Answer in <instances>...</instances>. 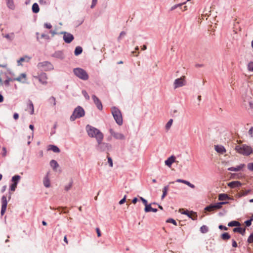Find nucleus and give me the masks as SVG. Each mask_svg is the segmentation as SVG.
Segmentation results:
<instances>
[{
  "mask_svg": "<svg viewBox=\"0 0 253 253\" xmlns=\"http://www.w3.org/2000/svg\"><path fill=\"white\" fill-rule=\"evenodd\" d=\"M85 130L88 136L91 138H95L96 141H100L101 139L104 138L103 134L99 129L90 125H87L85 126Z\"/></svg>",
  "mask_w": 253,
  "mask_h": 253,
  "instance_id": "nucleus-1",
  "label": "nucleus"
},
{
  "mask_svg": "<svg viewBox=\"0 0 253 253\" xmlns=\"http://www.w3.org/2000/svg\"><path fill=\"white\" fill-rule=\"evenodd\" d=\"M235 149L238 153L244 156H249L253 152L252 148L246 144L237 145Z\"/></svg>",
  "mask_w": 253,
  "mask_h": 253,
  "instance_id": "nucleus-2",
  "label": "nucleus"
},
{
  "mask_svg": "<svg viewBox=\"0 0 253 253\" xmlns=\"http://www.w3.org/2000/svg\"><path fill=\"white\" fill-rule=\"evenodd\" d=\"M111 113L116 123L118 125L121 126L123 122L122 113L120 110L116 107H113L111 108Z\"/></svg>",
  "mask_w": 253,
  "mask_h": 253,
  "instance_id": "nucleus-3",
  "label": "nucleus"
},
{
  "mask_svg": "<svg viewBox=\"0 0 253 253\" xmlns=\"http://www.w3.org/2000/svg\"><path fill=\"white\" fill-rule=\"evenodd\" d=\"M85 115V111L83 108L80 106L77 107L70 116V121H74L76 119L82 118Z\"/></svg>",
  "mask_w": 253,
  "mask_h": 253,
  "instance_id": "nucleus-4",
  "label": "nucleus"
},
{
  "mask_svg": "<svg viewBox=\"0 0 253 253\" xmlns=\"http://www.w3.org/2000/svg\"><path fill=\"white\" fill-rule=\"evenodd\" d=\"M103 139H101L100 141H97V145L96 149L100 152H103L109 150L111 148V145L109 143L102 142Z\"/></svg>",
  "mask_w": 253,
  "mask_h": 253,
  "instance_id": "nucleus-5",
  "label": "nucleus"
},
{
  "mask_svg": "<svg viewBox=\"0 0 253 253\" xmlns=\"http://www.w3.org/2000/svg\"><path fill=\"white\" fill-rule=\"evenodd\" d=\"M76 76L81 79H87L88 78L87 73L81 68H76L74 70Z\"/></svg>",
  "mask_w": 253,
  "mask_h": 253,
  "instance_id": "nucleus-6",
  "label": "nucleus"
},
{
  "mask_svg": "<svg viewBox=\"0 0 253 253\" xmlns=\"http://www.w3.org/2000/svg\"><path fill=\"white\" fill-rule=\"evenodd\" d=\"M21 178L19 175H15L12 177L11 181L12 184L10 185L9 190L11 191H14L17 187V184Z\"/></svg>",
  "mask_w": 253,
  "mask_h": 253,
  "instance_id": "nucleus-7",
  "label": "nucleus"
},
{
  "mask_svg": "<svg viewBox=\"0 0 253 253\" xmlns=\"http://www.w3.org/2000/svg\"><path fill=\"white\" fill-rule=\"evenodd\" d=\"M1 201V209L0 214H1V215H3L6 211V208H7V203H8L6 197L5 195H3L2 196Z\"/></svg>",
  "mask_w": 253,
  "mask_h": 253,
  "instance_id": "nucleus-8",
  "label": "nucleus"
},
{
  "mask_svg": "<svg viewBox=\"0 0 253 253\" xmlns=\"http://www.w3.org/2000/svg\"><path fill=\"white\" fill-rule=\"evenodd\" d=\"M109 132L116 139L124 140L125 139V136L123 134L115 132L112 128L109 129Z\"/></svg>",
  "mask_w": 253,
  "mask_h": 253,
  "instance_id": "nucleus-9",
  "label": "nucleus"
},
{
  "mask_svg": "<svg viewBox=\"0 0 253 253\" xmlns=\"http://www.w3.org/2000/svg\"><path fill=\"white\" fill-rule=\"evenodd\" d=\"M62 34L64 35L63 40L66 43H69L73 41L74 37L72 34L65 32Z\"/></svg>",
  "mask_w": 253,
  "mask_h": 253,
  "instance_id": "nucleus-10",
  "label": "nucleus"
},
{
  "mask_svg": "<svg viewBox=\"0 0 253 253\" xmlns=\"http://www.w3.org/2000/svg\"><path fill=\"white\" fill-rule=\"evenodd\" d=\"M92 98L98 109L99 110H102L103 109V106L102 103L101 101L99 99V98L95 95H92Z\"/></svg>",
  "mask_w": 253,
  "mask_h": 253,
  "instance_id": "nucleus-11",
  "label": "nucleus"
},
{
  "mask_svg": "<svg viewBox=\"0 0 253 253\" xmlns=\"http://www.w3.org/2000/svg\"><path fill=\"white\" fill-rule=\"evenodd\" d=\"M182 214L187 215L189 218H191L193 220H196L197 219V215L196 213L192 211L189 212L186 210L182 212Z\"/></svg>",
  "mask_w": 253,
  "mask_h": 253,
  "instance_id": "nucleus-12",
  "label": "nucleus"
},
{
  "mask_svg": "<svg viewBox=\"0 0 253 253\" xmlns=\"http://www.w3.org/2000/svg\"><path fill=\"white\" fill-rule=\"evenodd\" d=\"M186 84V80H175L174 88H176L185 85Z\"/></svg>",
  "mask_w": 253,
  "mask_h": 253,
  "instance_id": "nucleus-13",
  "label": "nucleus"
},
{
  "mask_svg": "<svg viewBox=\"0 0 253 253\" xmlns=\"http://www.w3.org/2000/svg\"><path fill=\"white\" fill-rule=\"evenodd\" d=\"M245 167V165L244 164H240L236 167H230L228 168V170L233 171H239L241 170L243 168Z\"/></svg>",
  "mask_w": 253,
  "mask_h": 253,
  "instance_id": "nucleus-14",
  "label": "nucleus"
},
{
  "mask_svg": "<svg viewBox=\"0 0 253 253\" xmlns=\"http://www.w3.org/2000/svg\"><path fill=\"white\" fill-rule=\"evenodd\" d=\"M241 185H242V183L240 181H232V182L228 183V186L231 188L239 187L241 186Z\"/></svg>",
  "mask_w": 253,
  "mask_h": 253,
  "instance_id": "nucleus-15",
  "label": "nucleus"
},
{
  "mask_svg": "<svg viewBox=\"0 0 253 253\" xmlns=\"http://www.w3.org/2000/svg\"><path fill=\"white\" fill-rule=\"evenodd\" d=\"M175 160V157L174 156H171L167 160L165 161V165L169 167H170L172 164L174 162Z\"/></svg>",
  "mask_w": 253,
  "mask_h": 253,
  "instance_id": "nucleus-16",
  "label": "nucleus"
},
{
  "mask_svg": "<svg viewBox=\"0 0 253 253\" xmlns=\"http://www.w3.org/2000/svg\"><path fill=\"white\" fill-rule=\"evenodd\" d=\"M215 150L217 152L221 154H223L226 152L225 148L222 145H215Z\"/></svg>",
  "mask_w": 253,
  "mask_h": 253,
  "instance_id": "nucleus-17",
  "label": "nucleus"
},
{
  "mask_svg": "<svg viewBox=\"0 0 253 253\" xmlns=\"http://www.w3.org/2000/svg\"><path fill=\"white\" fill-rule=\"evenodd\" d=\"M48 175V173H47L46 175L44 176L43 180V185L46 188H48L50 186V180Z\"/></svg>",
  "mask_w": 253,
  "mask_h": 253,
  "instance_id": "nucleus-18",
  "label": "nucleus"
},
{
  "mask_svg": "<svg viewBox=\"0 0 253 253\" xmlns=\"http://www.w3.org/2000/svg\"><path fill=\"white\" fill-rule=\"evenodd\" d=\"M31 58L25 56L24 57H21L17 61L18 65H22V62H29Z\"/></svg>",
  "mask_w": 253,
  "mask_h": 253,
  "instance_id": "nucleus-19",
  "label": "nucleus"
},
{
  "mask_svg": "<svg viewBox=\"0 0 253 253\" xmlns=\"http://www.w3.org/2000/svg\"><path fill=\"white\" fill-rule=\"evenodd\" d=\"M245 228H243L240 227H236L233 229V231L234 232L239 233L242 235H244L245 234Z\"/></svg>",
  "mask_w": 253,
  "mask_h": 253,
  "instance_id": "nucleus-20",
  "label": "nucleus"
},
{
  "mask_svg": "<svg viewBox=\"0 0 253 253\" xmlns=\"http://www.w3.org/2000/svg\"><path fill=\"white\" fill-rule=\"evenodd\" d=\"M6 5L9 8L11 9H14L15 8L13 0H6Z\"/></svg>",
  "mask_w": 253,
  "mask_h": 253,
  "instance_id": "nucleus-21",
  "label": "nucleus"
},
{
  "mask_svg": "<svg viewBox=\"0 0 253 253\" xmlns=\"http://www.w3.org/2000/svg\"><path fill=\"white\" fill-rule=\"evenodd\" d=\"M49 150H52L53 152L55 153H59L60 151L59 148L55 145H50L49 146Z\"/></svg>",
  "mask_w": 253,
  "mask_h": 253,
  "instance_id": "nucleus-22",
  "label": "nucleus"
},
{
  "mask_svg": "<svg viewBox=\"0 0 253 253\" xmlns=\"http://www.w3.org/2000/svg\"><path fill=\"white\" fill-rule=\"evenodd\" d=\"M50 165L53 169H56L59 166L58 163L54 160H52L50 161Z\"/></svg>",
  "mask_w": 253,
  "mask_h": 253,
  "instance_id": "nucleus-23",
  "label": "nucleus"
},
{
  "mask_svg": "<svg viewBox=\"0 0 253 253\" xmlns=\"http://www.w3.org/2000/svg\"><path fill=\"white\" fill-rule=\"evenodd\" d=\"M28 107L29 108V109L31 110L30 114H31V115L33 114L34 113V105H33V102L30 100L28 101Z\"/></svg>",
  "mask_w": 253,
  "mask_h": 253,
  "instance_id": "nucleus-24",
  "label": "nucleus"
},
{
  "mask_svg": "<svg viewBox=\"0 0 253 253\" xmlns=\"http://www.w3.org/2000/svg\"><path fill=\"white\" fill-rule=\"evenodd\" d=\"M226 203H227V202H218V203H215L214 204H213V207H214L215 210L219 209L222 207V205H224Z\"/></svg>",
  "mask_w": 253,
  "mask_h": 253,
  "instance_id": "nucleus-25",
  "label": "nucleus"
},
{
  "mask_svg": "<svg viewBox=\"0 0 253 253\" xmlns=\"http://www.w3.org/2000/svg\"><path fill=\"white\" fill-rule=\"evenodd\" d=\"M229 199V197L226 194H220L218 196V200L224 201Z\"/></svg>",
  "mask_w": 253,
  "mask_h": 253,
  "instance_id": "nucleus-26",
  "label": "nucleus"
},
{
  "mask_svg": "<svg viewBox=\"0 0 253 253\" xmlns=\"http://www.w3.org/2000/svg\"><path fill=\"white\" fill-rule=\"evenodd\" d=\"M40 10L39 5L37 3H34L32 5V11L34 13H38Z\"/></svg>",
  "mask_w": 253,
  "mask_h": 253,
  "instance_id": "nucleus-27",
  "label": "nucleus"
},
{
  "mask_svg": "<svg viewBox=\"0 0 253 253\" xmlns=\"http://www.w3.org/2000/svg\"><path fill=\"white\" fill-rule=\"evenodd\" d=\"M240 225V223L237 221H232L228 223V226L229 227L233 226H239Z\"/></svg>",
  "mask_w": 253,
  "mask_h": 253,
  "instance_id": "nucleus-28",
  "label": "nucleus"
},
{
  "mask_svg": "<svg viewBox=\"0 0 253 253\" xmlns=\"http://www.w3.org/2000/svg\"><path fill=\"white\" fill-rule=\"evenodd\" d=\"M221 238L223 240H227L231 238L228 233H224L221 234Z\"/></svg>",
  "mask_w": 253,
  "mask_h": 253,
  "instance_id": "nucleus-29",
  "label": "nucleus"
},
{
  "mask_svg": "<svg viewBox=\"0 0 253 253\" xmlns=\"http://www.w3.org/2000/svg\"><path fill=\"white\" fill-rule=\"evenodd\" d=\"M83 51V49L81 46H77L76 47L74 53L76 55H79L81 54Z\"/></svg>",
  "mask_w": 253,
  "mask_h": 253,
  "instance_id": "nucleus-30",
  "label": "nucleus"
},
{
  "mask_svg": "<svg viewBox=\"0 0 253 253\" xmlns=\"http://www.w3.org/2000/svg\"><path fill=\"white\" fill-rule=\"evenodd\" d=\"M209 228L206 225H203L200 228V231L202 233H206L208 232Z\"/></svg>",
  "mask_w": 253,
  "mask_h": 253,
  "instance_id": "nucleus-31",
  "label": "nucleus"
},
{
  "mask_svg": "<svg viewBox=\"0 0 253 253\" xmlns=\"http://www.w3.org/2000/svg\"><path fill=\"white\" fill-rule=\"evenodd\" d=\"M145 206V209H144V211L146 212H148L151 211V210H152L153 208L151 207V204H147Z\"/></svg>",
  "mask_w": 253,
  "mask_h": 253,
  "instance_id": "nucleus-32",
  "label": "nucleus"
},
{
  "mask_svg": "<svg viewBox=\"0 0 253 253\" xmlns=\"http://www.w3.org/2000/svg\"><path fill=\"white\" fill-rule=\"evenodd\" d=\"M215 210L214 207H213V204H211L208 206H207L205 208V211H213Z\"/></svg>",
  "mask_w": 253,
  "mask_h": 253,
  "instance_id": "nucleus-33",
  "label": "nucleus"
},
{
  "mask_svg": "<svg viewBox=\"0 0 253 253\" xmlns=\"http://www.w3.org/2000/svg\"><path fill=\"white\" fill-rule=\"evenodd\" d=\"M82 92V94L84 95V97L85 98V99L87 100H89L90 99V97H89V95L88 94V93H87V92L86 91V90H83Z\"/></svg>",
  "mask_w": 253,
  "mask_h": 253,
  "instance_id": "nucleus-34",
  "label": "nucleus"
},
{
  "mask_svg": "<svg viewBox=\"0 0 253 253\" xmlns=\"http://www.w3.org/2000/svg\"><path fill=\"white\" fill-rule=\"evenodd\" d=\"M34 84H35V85L36 86V88L39 89H43V86H42V85L41 84H39L38 83V81H37V80H35V81L34 82Z\"/></svg>",
  "mask_w": 253,
  "mask_h": 253,
  "instance_id": "nucleus-35",
  "label": "nucleus"
},
{
  "mask_svg": "<svg viewBox=\"0 0 253 253\" xmlns=\"http://www.w3.org/2000/svg\"><path fill=\"white\" fill-rule=\"evenodd\" d=\"M72 185H73V181H71L68 184L65 186V188H64L65 190L66 191H68L71 188V187H72Z\"/></svg>",
  "mask_w": 253,
  "mask_h": 253,
  "instance_id": "nucleus-36",
  "label": "nucleus"
},
{
  "mask_svg": "<svg viewBox=\"0 0 253 253\" xmlns=\"http://www.w3.org/2000/svg\"><path fill=\"white\" fill-rule=\"evenodd\" d=\"M172 122H173V120L172 119H170L168 122L167 123L166 125V128L167 129H169L170 126H171L172 125Z\"/></svg>",
  "mask_w": 253,
  "mask_h": 253,
  "instance_id": "nucleus-37",
  "label": "nucleus"
},
{
  "mask_svg": "<svg viewBox=\"0 0 253 253\" xmlns=\"http://www.w3.org/2000/svg\"><path fill=\"white\" fill-rule=\"evenodd\" d=\"M169 189V185L165 186L163 189V194L165 195H167L168 191Z\"/></svg>",
  "mask_w": 253,
  "mask_h": 253,
  "instance_id": "nucleus-38",
  "label": "nucleus"
},
{
  "mask_svg": "<svg viewBox=\"0 0 253 253\" xmlns=\"http://www.w3.org/2000/svg\"><path fill=\"white\" fill-rule=\"evenodd\" d=\"M37 81H38V83H39V84H42V86H43V88L47 84V82L45 80H37Z\"/></svg>",
  "mask_w": 253,
  "mask_h": 253,
  "instance_id": "nucleus-39",
  "label": "nucleus"
},
{
  "mask_svg": "<svg viewBox=\"0 0 253 253\" xmlns=\"http://www.w3.org/2000/svg\"><path fill=\"white\" fill-rule=\"evenodd\" d=\"M167 222L171 223L173 224H174V225H176V226L177 225L176 221L174 219L171 218L168 219L167 220Z\"/></svg>",
  "mask_w": 253,
  "mask_h": 253,
  "instance_id": "nucleus-40",
  "label": "nucleus"
},
{
  "mask_svg": "<svg viewBox=\"0 0 253 253\" xmlns=\"http://www.w3.org/2000/svg\"><path fill=\"white\" fill-rule=\"evenodd\" d=\"M248 70L250 71H253V62H250L248 65Z\"/></svg>",
  "mask_w": 253,
  "mask_h": 253,
  "instance_id": "nucleus-41",
  "label": "nucleus"
},
{
  "mask_svg": "<svg viewBox=\"0 0 253 253\" xmlns=\"http://www.w3.org/2000/svg\"><path fill=\"white\" fill-rule=\"evenodd\" d=\"M253 220V217H252L249 220H247L245 221V223L246 224L247 226H250L252 224V221Z\"/></svg>",
  "mask_w": 253,
  "mask_h": 253,
  "instance_id": "nucleus-42",
  "label": "nucleus"
},
{
  "mask_svg": "<svg viewBox=\"0 0 253 253\" xmlns=\"http://www.w3.org/2000/svg\"><path fill=\"white\" fill-rule=\"evenodd\" d=\"M10 81V80H2V82L0 84V85L4 84V85H5L6 86H8L9 84Z\"/></svg>",
  "mask_w": 253,
  "mask_h": 253,
  "instance_id": "nucleus-43",
  "label": "nucleus"
},
{
  "mask_svg": "<svg viewBox=\"0 0 253 253\" xmlns=\"http://www.w3.org/2000/svg\"><path fill=\"white\" fill-rule=\"evenodd\" d=\"M249 243H253V233H251L248 239Z\"/></svg>",
  "mask_w": 253,
  "mask_h": 253,
  "instance_id": "nucleus-44",
  "label": "nucleus"
},
{
  "mask_svg": "<svg viewBox=\"0 0 253 253\" xmlns=\"http://www.w3.org/2000/svg\"><path fill=\"white\" fill-rule=\"evenodd\" d=\"M44 27L48 29H50L52 28V25L49 23H45L44 24Z\"/></svg>",
  "mask_w": 253,
  "mask_h": 253,
  "instance_id": "nucleus-45",
  "label": "nucleus"
},
{
  "mask_svg": "<svg viewBox=\"0 0 253 253\" xmlns=\"http://www.w3.org/2000/svg\"><path fill=\"white\" fill-rule=\"evenodd\" d=\"M248 169L251 170L253 171V163H250L248 164Z\"/></svg>",
  "mask_w": 253,
  "mask_h": 253,
  "instance_id": "nucleus-46",
  "label": "nucleus"
},
{
  "mask_svg": "<svg viewBox=\"0 0 253 253\" xmlns=\"http://www.w3.org/2000/svg\"><path fill=\"white\" fill-rule=\"evenodd\" d=\"M185 184L187 185H188V186H189L190 187L192 188H195V185L192 183H191L190 182H189L188 181H186V182H185Z\"/></svg>",
  "mask_w": 253,
  "mask_h": 253,
  "instance_id": "nucleus-47",
  "label": "nucleus"
},
{
  "mask_svg": "<svg viewBox=\"0 0 253 253\" xmlns=\"http://www.w3.org/2000/svg\"><path fill=\"white\" fill-rule=\"evenodd\" d=\"M49 101L50 102L53 103L54 106H55L56 105V99L54 97H53V96L49 98Z\"/></svg>",
  "mask_w": 253,
  "mask_h": 253,
  "instance_id": "nucleus-48",
  "label": "nucleus"
},
{
  "mask_svg": "<svg viewBox=\"0 0 253 253\" xmlns=\"http://www.w3.org/2000/svg\"><path fill=\"white\" fill-rule=\"evenodd\" d=\"M248 133L251 137H253V126L250 128L248 131Z\"/></svg>",
  "mask_w": 253,
  "mask_h": 253,
  "instance_id": "nucleus-49",
  "label": "nucleus"
},
{
  "mask_svg": "<svg viewBox=\"0 0 253 253\" xmlns=\"http://www.w3.org/2000/svg\"><path fill=\"white\" fill-rule=\"evenodd\" d=\"M108 162L111 167H113V161L111 157H108Z\"/></svg>",
  "mask_w": 253,
  "mask_h": 253,
  "instance_id": "nucleus-50",
  "label": "nucleus"
},
{
  "mask_svg": "<svg viewBox=\"0 0 253 253\" xmlns=\"http://www.w3.org/2000/svg\"><path fill=\"white\" fill-rule=\"evenodd\" d=\"M126 196L125 195L124 196V197L119 201V204L122 205V204H124L126 202Z\"/></svg>",
  "mask_w": 253,
  "mask_h": 253,
  "instance_id": "nucleus-51",
  "label": "nucleus"
},
{
  "mask_svg": "<svg viewBox=\"0 0 253 253\" xmlns=\"http://www.w3.org/2000/svg\"><path fill=\"white\" fill-rule=\"evenodd\" d=\"M97 0H92L91 8H93L96 4Z\"/></svg>",
  "mask_w": 253,
  "mask_h": 253,
  "instance_id": "nucleus-52",
  "label": "nucleus"
},
{
  "mask_svg": "<svg viewBox=\"0 0 253 253\" xmlns=\"http://www.w3.org/2000/svg\"><path fill=\"white\" fill-rule=\"evenodd\" d=\"M43 64L45 65H47L49 69H52V65L48 62H45L43 63Z\"/></svg>",
  "mask_w": 253,
  "mask_h": 253,
  "instance_id": "nucleus-53",
  "label": "nucleus"
},
{
  "mask_svg": "<svg viewBox=\"0 0 253 253\" xmlns=\"http://www.w3.org/2000/svg\"><path fill=\"white\" fill-rule=\"evenodd\" d=\"M125 35H126V33L124 31L122 32L118 37V40H120L122 37L124 36Z\"/></svg>",
  "mask_w": 253,
  "mask_h": 253,
  "instance_id": "nucleus-54",
  "label": "nucleus"
},
{
  "mask_svg": "<svg viewBox=\"0 0 253 253\" xmlns=\"http://www.w3.org/2000/svg\"><path fill=\"white\" fill-rule=\"evenodd\" d=\"M218 228L220 230L223 229L224 230H227L228 229L227 227H226V226H223L222 225H219Z\"/></svg>",
  "mask_w": 253,
  "mask_h": 253,
  "instance_id": "nucleus-55",
  "label": "nucleus"
},
{
  "mask_svg": "<svg viewBox=\"0 0 253 253\" xmlns=\"http://www.w3.org/2000/svg\"><path fill=\"white\" fill-rule=\"evenodd\" d=\"M232 245L233 247L236 248L237 247V243L236 241L234 239L232 241Z\"/></svg>",
  "mask_w": 253,
  "mask_h": 253,
  "instance_id": "nucleus-56",
  "label": "nucleus"
},
{
  "mask_svg": "<svg viewBox=\"0 0 253 253\" xmlns=\"http://www.w3.org/2000/svg\"><path fill=\"white\" fill-rule=\"evenodd\" d=\"M140 199L142 201L144 205H146L147 204H148L147 201L143 197H140Z\"/></svg>",
  "mask_w": 253,
  "mask_h": 253,
  "instance_id": "nucleus-57",
  "label": "nucleus"
},
{
  "mask_svg": "<svg viewBox=\"0 0 253 253\" xmlns=\"http://www.w3.org/2000/svg\"><path fill=\"white\" fill-rule=\"evenodd\" d=\"M2 151H3L2 156H3V157L5 156L6 153V148L5 147H3L2 148Z\"/></svg>",
  "mask_w": 253,
  "mask_h": 253,
  "instance_id": "nucleus-58",
  "label": "nucleus"
},
{
  "mask_svg": "<svg viewBox=\"0 0 253 253\" xmlns=\"http://www.w3.org/2000/svg\"><path fill=\"white\" fill-rule=\"evenodd\" d=\"M186 180H183V179H177L176 181L177 182H180V183H184L185 184V182H186Z\"/></svg>",
  "mask_w": 253,
  "mask_h": 253,
  "instance_id": "nucleus-59",
  "label": "nucleus"
},
{
  "mask_svg": "<svg viewBox=\"0 0 253 253\" xmlns=\"http://www.w3.org/2000/svg\"><path fill=\"white\" fill-rule=\"evenodd\" d=\"M42 37L46 39H49V36L44 34L42 35Z\"/></svg>",
  "mask_w": 253,
  "mask_h": 253,
  "instance_id": "nucleus-60",
  "label": "nucleus"
},
{
  "mask_svg": "<svg viewBox=\"0 0 253 253\" xmlns=\"http://www.w3.org/2000/svg\"><path fill=\"white\" fill-rule=\"evenodd\" d=\"M19 118V115L18 113H15L13 115V118L15 119V120H17Z\"/></svg>",
  "mask_w": 253,
  "mask_h": 253,
  "instance_id": "nucleus-61",
  "label": "nucleus"
},
{
  "mask_svg": "<svg viewBox=\"0 0 253 253\" xmlns=\"http://www.w3.org/2000/svg\"><path fill=\"white\" fill-rule=\"evenodd\" d=\"M96 230V232L97 234V236L98 237L101 236V232H100L99 229L98 228H97Z\"/></svg>",
  "mask_w": 253,
  "mask_h": 253,
  "instance_id": "nucleus-62",
  "label": "nucleus"
},
{
  "mask_svg": "<svg viewBox=\"0 0 253 253\" xmlns=\"http://www.w3.org/2000/svg\"><path fill=\"white\" fill-rule=\"evenodd\" d=\"M6 185L3 186L1 188V192L2 193H3L6 190Z\"/></svg>",
  "mask_w": 253,
  "mask_h": 253,
  "instance_id": "nucleus-63",
  "label": "nucleus"
},
{
  "mask_svg": "<svg viewBox=\"0 0 253 253\" xmlns=\"http://www.w3.org/2000/svg\"><path fill=\"white\" fill-rule=\"evenodd\" d=\"M137 198L135 197L133 199L132 202L133 204H135L137 202Z\"/></svg>",
  "mask_w": 253,
  "mask_h": 253,
  "instance_id": "nucleus-64",
  "label": "nucleus"
}]
</instances>
